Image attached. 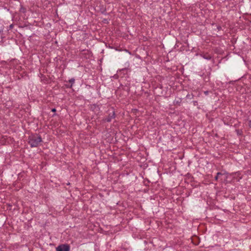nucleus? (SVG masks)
I'll return each mask as SVG.
<instances>
[{"instance_id": "obj_1", "label": "nucleus", "mask_w": 251, "mask_h": 251, "mask_svg": "<svg viewBox=\"0 0 251 251\" xmlns=\"http://www.w3.org/2000/svg\"><path fill=\"white\" fill-rule=\"evenodd\" d=\"M42 141L41 137L37 134H32L28 137V143L31 148L37 147Z\"/></svg>"}, {"instance_id": "obj_2", "label": "nucleus", "mask_w": 251, "mask_h": 251, "mask_svg": "<svg viewBox=\"0 0 251 251\" xmlns=\"http://www.w3.org/2000/svg\"><path fill=\"white\" fill-rule=\"evenodd\" d=\"M107 112L108 115L104 120L107 122H110L112 119L115 118V112L113 109H109Z\"/></svg>"}, {"instance_id": "obj_3", "label": "nucleus", "mask_w": 251, "mask_h": 251, "mask_svg": "<svg viewBox=\"0 0 251 251\" xmlns=\"http://www.w3.org/2000/svg\"><path fill=\"white\" fill-rule=\"evenodd\" d=\"M70 247L68 244H64L59 245L56 248V251H70Z\"/></svg>"}, {"instance_id": "obj_4", "label": "nucleus", "mask_w": 251, "mask_h": 251, "mask_svg": "<svg viewBox=\"0 0 251 251\" xmlns=\"http://www.w3.org/2000/svg\"><path fill=\"white\" fill-rule=\"evenodd\" d=\"M75 78H72L70 79L69 80V82L71 83V85H66L67 87L71 88L72 87L73 84L75 83Z\"/></svg>"}, {"instance_id": "obj_5", "label": "nucleus", "mask_w": 251, "mask_h": 251, "mask_svg": "<svg viewBox=\"0 0 251 251\" xmlns=\"http://www.w3.org/2000/svg\"><path fill=\"white\" fill-rule=\"evenodd\" d=\"M203 57L204 58H205L206 59H207V60H209L211 58V57L210 55H208L207 56H204Z\"/></svg>"}, {"instance_id": "obj_6", "label": "nucleus", "mask_w": 251, "mask_h": 251, "mask_svg": "<svg viewBox=\"0 0 251 251\" xmlns=\"http://www.w3.org/2000/svg\"><path fill=\"white\" fill-rule=\"evenodd\" d=\"M249 126L251 127V121H249Z\"/></svg>"}, {"instance_id": "obj_7", "label": "nucleus", "mask_w": 251, "mask_h": 251, "mask_svg": "<svg viewBox=\"0 0 251 251\" xmlns=\"http://www.w3.org/2000/svg\"><path fill=\"white\" fill-rule=\"evenodd\" d=\"M220 175H222V174L220 172H218L217 174V176H219Z\"/></svg>"}, {"instance_id": "obj_8", "label": "nucleus", "mask_w": 251, "mask_h": 251, "mask_svg": "<svg viewBox=\"0 0 251 251\" xmlns=\"http://www.w3.org/2000/svg\"><path fill=\"white\" fill-rule=\"evenodd\" d=\"M51 111H52V112H55V111H56V109H55V108H53V109H51Z\"/></svg>"}, {"instance_id": "obj_9", "label": "nucleus", "mask_w": 251, "mask_h": 251, "mask_svg": "<svg viewBox=\"0 0 251 251\" xmlns=\"http://www.w3.org/2000/svg\"><path fill=\"white\" fill-rule=\"evenodd\" d=\"M218 179V176L216 175V176L215 177V179L217 180Z\"/></svg>"}, {"instance_id": "obj_10", "label": "nucleus", "mask_w": 251, "mask_h": 251, "mask_svg": "<svg viewBox=\"0 0 251 251\" xmlns=\"http://www.w3.org/2000/svg\"><path fill=\"white\" fill-rule=\"evenodd\" d=\"M208 91H205V92H204V94H205V95H207V94H208Z\"/></svg>"}]
</instances>
